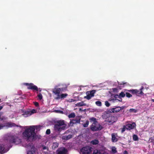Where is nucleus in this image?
<instances>
[{
  "instance_id": "nucleus-37",
  "label": "nucleus",
  "mask_w": 154,
  "mask_h": 154,
  "mask_svg": "<svg viewBox=\"0 0 154 154\" xmlns=\"http://www.w3.org/2000/svg\"><path fill=\"white\" fill-rule=\"evenodd\" d=\"M126 129V128H125V126H124L123 128H122V132H124L125 130V129Z\"/></svg>"
},
{
  "instance_id": "nucleus-1",
  "label": "nucleus",
  "mask_w": 154,
  "mask_h": 154,
  "mask_svg": "<svg viewBox=\"0 0 154 154\" xmlns=\"http://www.w3.org/2000/svg\"><path fill=\"white\" fill-rule=\"evenodd\" d=\"M36 129L40 128V126H30L29 127L25 129L23 133V135L27 140L31 139L33 140L35 137L36 133L35 132V128Z\"/></svg>"
},
{
  "instance_id": "nucleus-47",
  "label": "nucleus",
  "mask_w": 154,
  "mask_h": 154,
  "mask_svg": "<svg viewBox=\"0 0 154 154\" xmlns=\"http://www.w3.org/2000/svg\"><path fill=\"white\" fill-rule=\"evenodd\" d=\"M151 100H152V102H154V99H152Z\"/></svg>"
},
{
  "instance_id": "nucleus-5",
  "label": "nucleus",
  "mask_w": 154,
  "mask_h": 154,
  "mask_svg": "<svg viewBox=\"0 0 154 154\" xmlns=\"http://www.w3.org/2000/svg\"><path fill=\"white\" fill-rule=\"evenodd\" d=\"M92 148L89 146H86L82 148L80 150L81 154H90L92 151Z\"/></svg>"
},
{
  "instance_id": "nucleus-14",
  "label": "nucleus",
  "mask_w": 154,
  "mask_h": 154,
  "mask_svg": "<svg viewBox=\"0 0 154 154\" xmlns=\"http://www.w3.org/2000/svg\"><path fill=\"white\" fill-rule=\"evenodd\" d=\"M30 113L31 112H30L29 111H26L23 112L22 115L24 117H26L31 115V113Z\"/></svg>"
},
{
  "instance_id": "nucleus-39",
  "label": "nucleus",
  "mask_w": 154,
  "mask_h": 154,
  "mask_svg": "<svg viewBox=\"0 0 154 154\" xmlns=\"http://www.w3.org/2000/svg\"><path fill=\"white\" fill-rule=\"evenodd\" d=\"M5 126V125H4L3 124H0V130L2 129Z\"/></svg>"
},
{
  "instance_id": "nucleus-42",
  "label": "nucleus",
  "mask_w": 154,
  "mask_h": 154,
  "mask_svg": "<svg viewBox=\"0 0 154 154\" xmlns=\"http://www.w3.org/2000/svg\"><path fill=\"white\" fill-rule=\"evenodd\" d=\"M123 154H128V152L127 151L125 150V151H124V152H123Z\"/></svg>"
},
{
  "instance_id": "nucleus-29",
  "label": "nucleus",
  "mask_w": 154,
  "mask_h": 154,
  "mask_svg": "<svg viewBox=\"0 0 154 154\" xmlns=\"http://www.w3.org/2000/svg\"><path fill=\"white\" fill-rule=\"evenodd\" d=\"M133 137V139L134 141H137L138 140V137L136 135L134 134Z\"/></svg>"
},
{
  "instance_id": "nucleus-31",
  "label": "nucleus",
  "mask_w": 154,
  "mask_h": 154,
  "mask_svg": "<svg viewBox=\"0 0 154 154\" xmlns=\"http://www.w3.org/2000/svg\"><path fill=\"white\" fill-rule=\"evenodd\" d=\"M89 122L88 121H87L86 123L84 124L83 125V126L84 127H88V125H89Z\"/></svg>"
},
{
  "instance_id": "nucleus-45",
  "label": "nucleus",
  "mask_w": 154,
  "mask_h": 154,
  "mask_svg": "<svg viewBox=\"0 0 154 154\" xmlns=\"http://www.w3.org/2000/svg\"><path fill=\"white\" fill-rule=\"evenodd\" d=\"M3 108V106H0V110H1Z\"/></svg>"
},
{
  "instance_id": "nucleus-38",
  "label": "nucleus",
  "mask_w": 154,
  "mask_h": 154,
  "mask_svg": "<svg viewBox=\"0 0 154 154\" xmlns=\"http://www.w3.org/2000/svg\"><path fill=\"white\" fill-rule=\"evenodd\" d=\"M42 149L43 150L47 149V150H48L49 149L46 146H43L42 147Z\"/></svg>"
},
{
  "instance_id": "nucleus-41",
  "label": "nucleus",
  "mask_w": 154,
  "mask_h": 154,
  "mask_svg": "<svg viewBox=\"0 0 154 154\" xmlns=\"http://www.w3.org/2000/svg\"><path fill=\"white\" fill-rule=\"evenodd\" d=\"M57 111L61 114H63V112L61 110H57Z\"/></svg>"
},
{
  "instance_id": "nucleus-46",
  "label": "nucleus",
  "mask_w": 154,
  "mask_h": 154,
  "mask_svg": "<svg viewBox=\"0 0 154 154\" xmlns=\"http://www.w3.org/2000/svg\"><path fill=\"white\" fill-rule=\"evenodd\" d=\"M74 101L75 100H74L72 99H71V102H74Z\"/></svg>"
},
{
  "instance_id": "nucleus-6",
  "label": "nucleus",
  "mask_w": 154,
  "mask_h": 154,
  "mask_svg": "<svg viewBox=\"0 0 154 154\" xmlns=\"http://www.w3.org/2000/svg\"><path fill=\"white\" fill-rule=\"evenodd\" d=\"M97 123H93L91 126V129L93 131H100L101 130L102 128L100 127L101 126L97 124Z\"/></svg>"
},
{
  "instance_id": "nucleus-35",
  "label": "nucleus",
  "mask_w": 154,
  "mask_h": 154,
  "mask_svg": "<svg viewBox=\"0 0 154 154\" xmlns=\"http://www.w3.org/2000/svg\"><path fill=\"white\" fill-rule=\"evenodd\" d=\"M51 133V131L50 129H48L47 130L46 132V134H47L49 135V134Z\"/></svg>"
},
{
  "instance_id": "nucleus-50",
  "label": "nucleus",
  "mask_w": 154,
  "mask_h": 154,
  "mask_svg": "<svg viewBox=\"0 0 154 154\" xmlns=\"http://www.w3.org/2000/svg\"><path fill=\"white\" fill-rule=\"evenodd\" d=\"M1 100L0 99V102H1Z\"/></svg>"
},
{
  "instance_id": "nucleus-11",
  "label": "nucleus",
  "mask_w": 154,
  "mask_h": 154,
  "mask_svg": "<svg viewBox=\"0 0 154 154\" xmlns=\"http://www.w3.org/2000/svg\"><path fill=\"white\" fill-rule=\"evenodd\" d=\"M115 107L111 109V112L113 113L117 112L122 109L121 107L119 106H115ZM122 109H123V108H122Z\"/></svg>"
},
{
  "instance_id": "nucleus-19",
  "label": "nucleus",
  "mask_w": 154,
  "mask_h": 154,
  "mask_svg": "<svg viewBox=\"0 0 154 154\" xmlns=\"http://www.w3.org/2000/svg\"><path fill=\"white\" fill-rule=\"evenodd\" d=\"M72 137V135L69 134L67 136H63L62 137V139L64 140H68Z\"/></svg>"
},
{
  "instance_id": "nucleus-30",
  "label": "nucleus",
  "mask_w": 154,
  "mask_h": 154,
  "mask_svg": "<svg viewBox=\"0 0 154 154\" xmlns=\"http://www.w3.org/2000/svg\"><path fill=\"white\" fill-rule=\"evenodd\" d=\"M95 103L96 105L98 106H100L102 105V103L100 101H97L95 102Z\"/></svg>"
},
{
  "instance_id": "nucleus-33",
  "label": "nucleus",
  "mask_w": 154,
  "mask_h": 154,
  "mask_svg": "<svg viewBox=\"0 0 154 154\" xmlns=\"http://www.w3.org/2000/svg\"><path fill=\"white\" fill-rule=\"evenodd\" d=\"M126 96L128 98H130L132 97V95L131 94L128 92L126 93Z\"/></svg>"
},
{
  "instance_id": "nucleus-49",
  "label": "nucleus",
  "mask_w": 154,
  "mask_h": 154,
  "mask_svg": "<svg viewBox=\"0 0 154 154\" xmlns=\"http://www.w3.org/2000/svg\"><path fill=\"white\" fill-rule=\"evenodd\" d=\"M130 110H134V109H131Z\"/></svg>"
},
{
  "instance_id": "nucleus-15",
  "label": "nucleus",
  "mask_w": 154,
  "mask_h": 154,
  "mask_svg": "<svg viewBox=\"0 0 154 154\" xmlns=\"http://www.w3.org/2000/svg\"><path fill=\"white\" fill-rule=\"evenodd\" d=\"M112 136V141L113 142H116L118 141L117 138L116 137L115 134L113 133L111 134Z\"/></svg>"
},
{
  "instance_id": "nucleus-40",
  "label": "nucleus",
  "mask_w": 154,
  "mask_h": 154,
  "mask_svg": "<svg viewBox=\"0 0 154 154\" xmlns=\"http://www.w3.org/2000/svg\"><path fill=\"white\" fill-rule=\"evenodd\" d=\"M34 105L36 106H39V104L37 102H35L34 103Z\"/></svg>"
},
{
  "instance_id": "nucleus-25",
  "label": "nucleus",
  "mask_w": 154,
  "mask_h": 154,
  "mask_svg": "<svg viewBox=\"0 0 154 154\" xmlns=\"http://www.w3.org/2000/svg\"><path fill=\"white\" fill-rule=\"evenodd\" d=\"M75 113H72L69 114L68 117L69 118H75Z\"/></svg>"
},
{
  "instance_id": "nucleus-8",
  "label": "nucleus",
  "mask_w": 154,
  "mask_h": 154,
  "mask_svg": "<svg viewBox=\"0 0 154 154\" xmlns=\"http://www.w3.org/2000/svg\"><path fill=\"white\" fill-rule=\"evenodd\" d=\"M68 152L67 149L64 147H60L56 151L57 154H67Z\"/></svg>"
},
{
  "instance_id": "nucleus-7",
  "label": "nucleus",
  "mask_w": 154,
  "mask_h": 154,
  "mask_svg": "<svg viewBox=\"0 0 154 154\" xmlns=\"http://www.w3.org/2000/svg\"><path fill=\"white\" fill-rule=\"evenodd\" d=\"M117 120L116 116H109L106 118V121L109 123V124H112L116 122Z\"/></svg>"
},
{
  "instance_id": "nucleus-28",
  "label": "nucleus",
  "mask_w": 154,
  "mask_h": 154,
  "mask_svg": "<svg viewBox=\"0 0 154 154\" xmlns=\"http://www.w3.org/2000/svg\"><path fill=\"white\" fill-rule=\"evenodd\" d=\"M87 94V96H85L84 97V98H86L87 100H89L91 98V97H91V96H90L89 94Z\"/></svg>"
},
{
  "instance_id": "nucleus-43",
  "label": "nucleus",
  "mask_w": 154,
  "mask_h": 154,
  "mask_svg": "<svg viewBox=\"0 0 154 154\" xmlns=\"http://www.w3.org/2000/svg\"><path fill=\"white\" fill-rule=\"evenodd\" d=\"M113 90L114 92H116L118 90V89L116 88L113 89Z\"/></svg>"
},
{
  "instance_id": "nucleus-44",
  "label": "nucleus",
  "mask_w": 154,
  "mask_h": 154,
  "mask_svg": "<svg viewBox=\"0 0 154 154\" xmlns=\"http://www.w3.org/2000/svg\"><path fill=\"white\" fill-rule=\"evenodd\" d=\"M79 110L81 111H83L84 110L82 108H80L79 109Z\"/></svg>"
},
{
  "instance_id": "nucleus-21",
  "label": "nucleus",
  "mask_w": 154,
  "mask_h": 154,
  "mask_svg": "<svg viewBox=\"0 0 154 154\" xmlns=\"http://www.w3.org/2000/svg\"><path fill=\"white\" fill-rule=\"evenodd\" d=\"M99 143V140L97 139H94L92 140L91 142V143L94 145L97 144H98Z\"/></svg>"
},
{
  "instance_id": "nucleus-23",
  "label": "nucleus",
  "mask_w": 154,
  "mask_h": 154,
  "mask_svg": "<svg viewBox=\"0 0 154 154\" xmlns=\"http://www.w3.org/2000/svg\"><path fill=\"white\" fill-rule=\"evenodd\" d=\"M126 91L131 93L132 94H136L137 93V89H131L130 90H127Z\"/></svg>"
},
{
  "instance_id": "nucleus-13",
  "label": "nucleus",
  "mask_w": 154,
  "mask_h": 154,
  "mask_svg": "<svg viewBox=\"0 0 154 154\" xmlns=\"http://www.w3.org/2000/svg\"><path fill=\"white\" fill-rule=\"evenodd\" d=\"M7 151L5 149L4 145L0 144V154L5 153Z\"/></svg>"
},
{
  "instance_id": "nucleus-26",
  "label": "nucleus",
  "mask_w": 154,
  "mask_h": 154,
  "mask_svg": "<svg viewBox=\"0 0 154 154\" xmlns=\"http://www.w3.org/2000/svg\"><path fill=\"white\" fill-rule=\"evenodd\" d=\"M90 122H93V123H97V122L96 120V119L94 117H92L90 119Z\"/></svg>"
},
{
  "instance_id": "nucleus-34",
  "label": "nucleus",
  "mask_w": 154,
  "mask_h": 154,
  "mask_svg": "<svg viewBox=\"0 0 154 154\" xmlns=\"http://www.w3.org/2000/svg\"><path fill=\"white\" fill-rule=\"evenodd\" d=\"M105 105L107 107H109L110 105V104L108 101H105Z\"/></svg>"
},
{
  "instance_id": "nucleus-9",
  "label": "nucleus",
  "mask_w": 154,
  "mask_h": 154,
  "mask_svg": "<svg viewBox=\"0 0 154 154\" xmlns=\"http://www.w3.org/2000/svg\"><path fill=\"white\" fill-rule=\"evenodd\" d=\"M24 85L27 86V88L29 90H34L36 91H38V89L37 87L34 85L33 83H25Z\"/></svg>"
},
{
  "instance_id": "nucleus-12",
  "label": "nucleus",
  "mask_w": 154,
  "mask_h": 154,
  "mask_svg": "<svg viewBox=\"0 0 154 154\" xmlns=\"http://www.w3.org/2000/svg\"><path fill=\"white\" fill-rule=\"evenodd\" d=\"M144 87L143 86H142L140 90H137V93H136L137 96L140 97L142 95H143L144 94V93L142 91V90L143 89Z\"/></svg>"
},
{
  "instance_id": "nucleus-24",
  "label": "nucleus",
  "mask_w": 154,
  "mask_h": 154,
  "mask_svg": "<svg viewBox=\"0 0 154 154\" xmlns=\"http://www.w3.org/2000/svg\"><path fill=\"white\" fill-rule=\"evenodd\" d=\"M76 105L77 106H85L86 105V104L85 103L83 102H79L77 103L76 104Z\"/></svg>"
},
{
  "instance_id": "nucleus-48",
  "label": "nucleus",
  "mask_w": 154,
  "mask_h": 154,
  "mask_svg": "<svg viewBox=\"0 0 154 154\" xmlns=\"http://www.w3.org/2000/svg\"><path fill=\"white\" fill-rule=\"evenodd\" d=\"M151 100H152V102H154V99H152Z\"/></svg>"
},
{
  "instance_id": "nucleus-3",
  "label": "nucleus",
  "mask_w": 154,
  "mask_h": 154,
  "mask_svg": "<svg viewBox=\"0 0 154 154\" xmlns=\"http://www.w3.org/2000/svg\"><path fill=\"white\" fill-rule=\"evenodd\" d=\"M63 90L60 88H54L53 91V93L57 97L55 98L56 100L61 99L62 100L66 98L68 94L66 93L62 94H60V92Z\"/></svg>"
},
{
  "instance_id": "nucleus-36",
  "label": "nucleus",
  "mask_w": 154,
  "mask_h": 154,
  "mask_svg": "<svg viewBox=\"0 0 154 154\" xmlns=\"http://www.w3.org/2000/svg\"><path fill=\"white\" fill-rule=\"evenodd\" d=\"M29 111L30 112H31V113H31V115H32V114L36 112L35 110L34 109H33L32 110Z\"/></svg>"
},
{
  "instance_id": "nucleus-32",
  "label": "nucleus",
  "mask_w": 154,
  "mask_h": 154,
  "mask_svg": "<svg viewBox=\"0 0 154 154\" xmlns=\"http://www.w3.org/2000/svg\"><path fill=\"white\" fill-rule=\"evenodd\" d=\"M37 96L40 100H41L42 99V96L40 93Z\"/></svg>"
},
{
  "instance_id": "nucleus-22",
  "label": "nucleus",
  "mask_w": 154,
  "mask_h": 154,
  "mask_svg": "<svg viewBox=\"0 0 154 154\" xmlns=\"http://www.w3.org/2000/svg\"><path fill=\"white\" fill-rule=\"evenodd\" d=\"M58 146H59L58 143H56V142L54 143L53 144V145H52V148L53 149H55L57 148V147H58Z\"/></svg>"
},
{
  "instance_id": "nucleus-10",
  "label": "nucleus",
  "mask_w": 154,
  "mask_h": 154,
  "mask_svg": "<svg viewBox=\"0 0 154 154\" xmlns=\"http://www.w3.org/2000/svg\"><path fill=\"white\" fill-rule=\"evenodd\" d=\"M136 124L135 123L133 122L131 124H129L125 126V128L127 130H131L134 129L136 127Z\"/></svg>"
},
{
  "instance_id": "nucleus-27",
  "label": "nucleus",
  "mask_w": 154,
  "mask_h": 154,
  "mask_svg": "<svg viewBox=\"0 0 154 154\" xmlns=\"http://www.w3.org/2000/svg\"><path fill=\"white\" fill-rule=\"evenodd\" d=\"M111 151H112V153H115L117 152V151L116 150V148L114 146L112 147Z\"/></svg>"
},
{
  "instance_id": "nucleus-16",
  "label": "nucleus",
  "mask_w": 154,
  "mask_h": 154,
  "mask_svg": "<svg viewBox=\"0 0 154 154\" xmlns=\"http://www.w3.org/2000/svg\"><path fill=\"white\" fill-rule=\"evenodd\" d=\"M125 93H124V92H121L120 93L119 95H115L114 96V97L115 98H117L118 97H125Z\"/></svg>"
},
{
  "instance_id": "nucleus-17",
  "label": "nucleus",
  "mask_w": 154,
  "mask_h": 154,
  "mask_svg": "<svg viewBox=\"0 0 154 154\" xmlns=\"http://www.w3.org/2000/svg\"><path fill=\"white\" fill-rule=\"evenodd\" d=\"M6 125L9 127H18V125H16L15 123L12 122H8L6 123Z\"/></svg>"
},
{
  "instance_id": "nucleus-2",
  "label": "nucleus",
  "mask_w": 154,
  "mask_h": 154,
  "mask_svg": "<svg viewBox=\"0 0 154 154\" xmlns=\"http://www.w3.org/2000/svg\"><path fill=\"white\" fill-rule=\"evenodd\" d=\"M67 124L65 123L64 120H57L54 125V130L56 131L60 132L66 128Z\"/></svg>"
},
{
  "instance_id": "nucleus-4",
  "label": "nucleus",
  "mask_w": 154,
  "mask_h": 154,
  "mask_svg": "<svg viewBox=\"0 0 154 154\" xmlns=\"http://www.w3.org/2000/svg\"><path fill=\"white\" fill-rule=\"evenodd\" d=\"M7 140L9 143H14L16 144H18L21 141L20 140L18 137L12 135L9 136Z\"/></svg>"
},
{
  "instance_id": "nucleus-20",
  "label": "nucleus",
  "mask_w": 154,
  "mask_h": 154,
  "mask_svg": "<svg viewBox=\"0 0 154 154\" xmlns=\"http://www.w3.org/2000/svg\"><path fill=\"white\" fill-rule=\"evenodd\" d=\"M93 154H108V153L104 152L103 153H101L100 150H94L93 152Z\"/></svg>"
},
{
  "instance_id": "nucleus-18",
  "label": "nucleus",
  "mask_w": 154,
  "mask_h": 154,
  "mask_svg": "<svg viewBox=\"0 0 154 154\" xmlns=\"http://www.w3.org/2000/svg\"><path fill=\"white\" fill-rule=\"evenodd\" d=\"M96 92V91L93 90L91 91H88L87 92L86 94H89L92 97H93L94 96V94Z\"/></svg>"
}]
</instances>
